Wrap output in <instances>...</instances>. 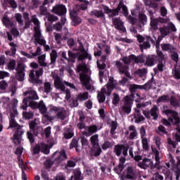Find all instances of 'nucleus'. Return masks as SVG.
I'll return each mask as SVG.
<instances>
[{
  "label": "nucleus",
  "mask_w": 180,
  "mask_h": 180,
  "mask_svg": "<svg viewBox=\"0 0 180 180\" xmlns=\"http://www.w3.org/2000/svg\"><path fill=\"white\" fill-rule=\"evenodd\" d=\"M53 78L54 79V85L56 89H60L61 92H64L65 94V99L69 101L71 98V92L68 89H65L66 86H69L72 88V89H77L75 85L72 83H70L68 82L63 81L61 77L58 76V75L53 73Z\"/></svg>",
  "instance_id": "obj_1"
},
{
  "label": "nucleus",
  "mask_w": 180,
  "mask_h": 180,
  "mask_svg": "<svg viewBox=\"0 0 180 180\" xmlns=\"http://www.w3.org/2000/svg\"><path fill=\"white\" fill-rule=\"evenodd\" d=\"M32 22L35 25L34 27L35 46H37V44L44 46L45 51H49V50H50V46L46 44V40H44L41 36V32L40 31V21H39L37 18H36V15H33L32 18Z\"/></svg>",
  "instance_id": "obj_2"
},
{
  "label": "nucleus",
  "mask_w": 180,
  "mask_h": 180,
  "mask_svg": "<svg viewBox=\"0 0 180 180\" xmlns=\"http://www.w3.org/2000/svg\"><path fill=\"white\" fill-rule=\"evenodd\" d=\"M77 72L79 73L80 75V80L85 86L87 91H94L95 87L89 83L91 81V77L88 75V68H86V65L85 63H81L77 66Z\"/></svg>",
  "instance_id": "obj_3"
},
{
  "label": "nucleus",
  "mask_w": 180,
  "mask_h": 180,
  "mask_svg": "<svg viewBox=\"0 0 180 180\" xmlns=\"http://www.w3.org/2000/svg\"><path fill=\"white\" fill-rule=\"evenodd\" d=\"M152 151L155 158L156 162L155 165L152 160L144 159L142 162L138 164L140 168H143V169H146V168H150L151 169L157 168L158 169H161V166H160V165L161 164V162L160 161V160H161V155H160V152L158 151V150H157V148L153 147Z\"/></svg>",
  "instance_id": "obj_4"
},
{
  "label": "nucleus",
  "mask_w": 180,
  "mask_h": 180,
  "mask_svg": "<svg viewBox=\"0 0 180 180\" xmlns=\"http://www.w3.org/2000/svg\"><path fill=\"white\" fill-rule=\"evenodd\" d=\"M102 51L105 53V55L102 56ZM111 53L112 50L110 49V46L105 44H97V47L96 46L94 48L95 57H101V56H102L101 60H103V61H106Z\"/></svg>",
  "instance_id": "obj_5"
},
{
  "label": "nucleus",
  "mask_w": 180,
  "mask_h": 180,
  "mask_svg": "<svg viewBox=\"0 0 180 180\" xmlns=\"http://www.w3.org/2000/svg\"><path fill=\"white\" fill-rule=\"evenodd\" d=\"M30 130L27 132V137L30 143H34V137L33 136H37L43 129L40 127V122L39 120H34L30 123Z\"/></svg>",
  "instance_id": "obj_6"
},
{
  "label": "nucleus",
  "mask_w": 180,
  "mask_h": 180,
  "mask_svg": "<svg viewBox=\"0 0 180 180\" xmlns=\"http://www.w3.org/2000/svg\"><path fill=\"white\" fill-rule=\"evenodd\" d=\"M113 88H115V79H113V77H110L108 83L106 85V88L103 87L101 89V93L98 94V101L100 103H103L105 101L106 98L105 97V95H110Z\"/></svg>",
  "instance_id": "obj_7"
},
{
  "label": "nucleus",
  "mask_w": 180,
  "mask_h": 180,
  "mask_svg": "<svg viewBox=\"0 0 180 180\" xmlns=\"http://www.w3.org/2000/svg\"><path fill=\"white\" fill-rule=\"evenodd\" d=\"M167 116H171L169 117L168 120L165 119L162 120V124H165V126H169V124H178V123L180 122V119L178 117V113L174 110H165L163 111Z\"/></svg>",
  "instance_id": "obj_8"
},
{
  "label": "nucleus",
  "mask_w": 180,
  "mask_h": 180,
  "mask_svg": "<svg viewBox=\"0 0 180 180\" xmlns=\"http://www.w3.org/2000/svg\"><path fill=\"white\" fill-rule=\"evenodd\" d=\"M120 9H122L124 15H127V7H126L123 1H121L118 4L117 8L113 10L109 8L108 6H103L104 12L107 13L110 18H113V16L119 15Z\"/></svg>",
  "instance_id": "obj_9"
},
{
  "label": "nucleus",
  "mask_w": 180,
  "mask_h": 180,
  "mask_svg": "<svg viewBox=\"0 0 180 180\" xmlns=\"http://www.w3.org/2000/svg\"><path fill=\"white\" fill-rule=\"evenodd\" d=\"M49 113L55 115L56 117L60 120H64L67 117V110L60 106L49 105Z\"/></svg>",
  "instance_id": "obj_10"
},
{
  "label": "nucleus",
  "mask_w": 180,
  "mask_h": 180,
  "mask_svg": "<svg viewBox=\"0 0 180 180\" xmlns=\"http://www.w3.org/2000/svg\"><path fill=\"white\" fill-rule=\"evenodd\" d=\"M122 61H123L124 64L126 65H129L130 63H144V56H136L134 55H131L129 56H124L122 58Z\"/></svg>",
  "instance_id": "obj_11"
},
{
  "label": "nucleus",
  "mask_w": 180,
  "mask_h": 180,
  "mask_svg": "<svg viewBox=\"0 0 180 180\" xmlns=\"http://www.w3.org/2000/svg\"><path fill=\"white\" fill-rule=\"evenodd\" d=\"M137 40L139 43H143L140 44L141 50H146V49H150V47H151V44H150L151 37H150V36L143 37L141 35H138Z\"/></svg>",
  "instance_id": "obj_12"
},
{
  "label": "nucleus",
  "mask_w": 180,
  "mask_h": 180,
  "mask_svg": "<svg viewBox=\"0 0 180 180\" xmlns=\"http://www.w3.org/2000/svg\"><path fill=\"white\" fill-rule=\"evenodd\" d=\"M26 68V65L22 63H18L16 70L15 77L18 79V81H24L25 80V70Z\"/></svg>",
  "instance_id": "obj_13"
},
{
  "label": "nucleus",
  "mask_w": 180,
  "mask_h": 180,
  "mask_svg": "<svg viewBox=\"0 0 180 180\" xmlns=\"http://www.w3.org/2000/svg\"><path fill=\"white\" fill-rule=\"evenodd\" d=\"M115 65L120 74L124 75L125 77L131 79V76H130V73L129 72V68L127 66L123 65V63L119 60L115 61Z\"/></svg>",
  "instance_id": "obj_14"
},
{
  "label": "nucleus",
  "mask_w": 180,
  "mask_h": 180,
  "mask_svg": "<svg viewBox=\"0 0 180 180\" xmlns=\"http://www.w3.org/2000/svg\"><path fill=\"white\" fill-rule=\"evenodd\" d=\"M143 113L147 119H150V115L153 117V120H157L158 119V114L160 111L158 110V107L157 105H154L150 111L143 110Z\"/></svg>",
  "instance_id": "obj_15"
},
{
  "label": "nucleus",
  "mask_w": 180,
  "mask_h": 180,
  "mask_svg": "<svg viewBox=\"0 0 180 180\" xmlns=\"http://www.w3.org/2000/svg\"><path fill=\"white\" fill-rule=\"evenodd\" d=\"M40 151L41 153H44V154H49L50 148H49V145L42 143L37 145L34 148V154H39Z\"/></svg>",
  "instance_id": "obj_16"
},
{
  "label": "nucleus",
  "mask_w": 180,
  "mask_h": 180,
  "mask_svg": "<svg viewBox=\"0 0 180 180\" xmlns=\"http://www.w3.org/2000/svg\"><path fill=\"white\" fill-rule=\"evenodd\" d=\"M124 104L122 105V110L125 113H130L131 112V103L133 100L131 99V96H127L124 98Z\"/></svg>",
  "instance_id": "obj_17"
},
{
  "label": "nucleus",
  "mask_w": 180,
  "mask_h": 180,
  "mask_svg": "<svg viewBox=\"0 0 180 180\" xmlns=\"http://www.w3.org/2000/svg\"><path fill=\"white\" fill-rule=\"evenodd\" d=\"M79 50L81 52L78 56V60L79 61H82V60H85V58H88L89 60L92 59L91 56L88 54V52L86 51V50H85V48H84V45H82V43H79Z\"/></svg>",
  "instance_id": "obj_18"
},
{
  "label": "nucleus",
  "mask_w": 180,
  "mask_h": 180,
  "mask_svg": "<svg viewBox=\"0 0 180 180\" xmlns=\"http://www.w3.org/2000/svg\"><path fill=\"white\" fill-rule=\"evenodd\" d=\"M38 109L39 110L41 115H43V118L46 120H51V118L49 115H47V107L43 101H41L38 105Z\"/></svg>",
  "instance_id": "obj_19"
},
{
  "label": "nucleus",
  "mask_w": 180,
  "mask_h": 180,
  "mask_svg": "<svg viewBox=\"0 0 180 180\" xmlns=\"http://www.w3.org/2000/svg\"><path fill=\"white\" fill-rule=\"evenodd\" d=\"M52 12L56 15H58L59 16H61L67 13V8H65V6L63 4H58L53 7Z\"/></svg>",
  "instance_id": "obj_20"
},
{
  "label": "nucleus",
  "mask_w": 180,
  "mask_h": 180,
  "mask_svg": "<svg viewBox=\"0 0 180 180\" xmlns=\"http://www.w3.org/2000/svg\"><path fill=\"white\" fill-rule=\"evenodd\" d=\"M24 96H28L25 98L27 101H39V96L37 95V92L34 90L27 91L23 93Z\"/></svg>",
  "instance_id": "obj_21"
},
{
  "label": "nucleus",
  "mask_w": 180,
  "mask_h": 180,
  "mask_svg": "<svg viewBox=\"0 0 180 180\" xmlns=\"http://www.w3.org/2000/svg\"><path fill=\"white\" fill-rule=\"evenodd\" d=\"M53 157H56L55 161L57 162V164H60V162H62V161H64V160H67V155L64 150L60 152H55Z\"/></svg>",
  "instance_id": "obj_22"
},
{
  "label": "nucleus",
  "mask_w": 180,
  "mask_h": 180,
  "mask_svg": "<svg viewBox=\"0 0 180 180\" xmlns=\"http://www.w3.org/2000/svg\"><path fill=\"white\" fill-rule=\"evenodd\" d=\"M112 23L115 25V29H117L118 30H121V32H126V28L124 27V25H123V22H122V20L115 18H112Z\"/></svg>",
  "instance_id": "obj_23"
},
{
  "label": "nucleus",
  "mask_w": 180,
  "mask_h": 180,
  "mask_svg": "<svg viewBox=\"0 0 180 180\" xmlns=\"http://www.w3.org/2000/svg\"><path fill=\"white\" fill-rule=\"evenodd\" d=\"M158 57L159 58V63L158 64V70L159 71H164V62L162 60H164V54H162V52L161 51H157Z\"/></svg>",
  "instance_id": "obj_24"
},
{
  "label": "nucleus",
  "mask_w": 180,
  "mask_h": 180,
  "mask_svg": "<svg viewBox=\"0 0 180 180\" xmlns=\"http://www.w3.org/2000/svg\"><path fill=\"white\" fill-rule=\"evenodd\" d=\"M126 162V158H120V163L118 165L117 167H115L114 169V171L118 174V175H120L122 173V171H123L124 168V163Z\"/></svg>",
  "instance_id": "obj_25"
},
{
  "label": "nucleus",
  "mask_w": 180,
  "mask_h": 180,
  "mask_svg": "<svg viewBox=\"0 0 180 180\" xmlns=\"http://www.w3.org/2000/svg\"><path fill=\"white\" fill-rule=\"evenodd\" d=\"M158 60V58L156 56H154V55L148 56H146V64L149 67H152V65H154V64L157 63Z\"/></svg>",
  "instance_id": "obj_26"
},
{
  "label": "nucleus",
  "mask_w": 180,
  "mask_h": 180,
  "mask_svg": "<svg viewBox=\"0 0 180 180\" xmlns=\"http://www.w3.org/2000/svg\"><path fill=\"white\" fill-rule=\"evenodd\" d=\"M9 46H11V50L6 51L5 54L6 56H15V54H16V49L18 48V45L13 42H11L9 43Z\"/></svg>",
  "instance_id": "obj_27"
},
{
  "label": "nucleus",
  "mask_w": 180,
  "mask_h": 180,
  "mask_svg": "<svg viewBox=\"0 0 180 180\" xmlns=\"http://www.w3.org/2000/svg\"><path fill=\"white\" fill-rule=\"evenodd\" d=\"M96 131H98V127L96 125H91L89 127L88 131H83V134L86 137H89V136L94 134V133H96Z\"/></svg>",
  "instance_id": "obj_28"
},
{
  "label": "nucleus",
  "mask_w": 180,
  "mask_h": 180,
  "mask_svg": "<svg viewBox=\"0 0 180 180\" xmlns=\"http://www.w3.org/2000/svg\"><path fill=\"white\" fill-rule=\"evenodd\" d=\"M2 22L6 27H7L8 29L13 27V22H12L11 19L8 18V15H6V14H4V15L3 16Z\"/></svg>",
  "instance_id": "obj_29"
},
{
  "label": "nucleus",
  "mask_w": 180,
  "mask_h": 180,
  "mask_svg": "<svg viewBox=\"0 0 180 180\" xmlns=\"http://www.w3.org/2000/svg\"><path fill=\"white\" fill-rule=\"evenodd\" d=\"M151 87V85L149 83L145 84V85H137V84H131L130 85V89H132V91H134V89H150Z\"/></svg>",
  "instance_id": "obj_30"
},
{
  "label": "nucleus",
  "mask_w": 180,
  "mask_h": 180,
  "mask_svg": "<svg viewBox=\"0 0 180 180\" xmlns=\"http://www.w3.org/2000/svg\"><path fill=\"white\" fill-rule=\"evenodd\" d=\"M58 57V55L57 54V51L53 49L50 53L51 62L49 63V65H54V64H56V61H57Z\"/></svg>",
  "instance_id": "obj_31"
},
{
  "label": "nucleus",
  "mask_w": 180,
  "mask_h": 180,
  "mask_svg": "<svg viewBox=\"0 0 180 180\" xmlns=\"http://www.w3.org/2000/svg\"><path fill=\"white\" fill-rule=\"evenodd\" d=\"M89 98V94L86 91H84L83 93H79L77 96V100L79 101L80 102H84V101H86Z\"/></svg>",
  "instance_id": "obj_32"
},
{
  "label": "nucleus",
  "mask_w": 180,
  "mask_h": 180,
  "mask_svg": "<svg viewBox=\"0 0 180 180\" xmlns=\"http://www.w3.org/2000/svg\"><path fill=\"white\" fill-rule=\"evenodd\" d=\"M129 131H131L129 139L130 140L136 139V137H137V130H136V127H134V125H131L129 127Z\"/></svg>",
  "instance_id": "obj_33"
},
{
  "label": "nucleus",
  "mask_w": 180,
  "mask_h": 180,
  "mask_svg": "<svg viewBox=\"0 0 180 180\" xmlns=\"http://www.w3.org/2000/svg\"><path fill=\"white\" fill-rule=\"evenodd\" d=\"M49 2L53 4V2H54V0H44L43 5L40 7L41 15H47V8H46L44 6L47 5Z\"/></svg>",
  "instance_id": "obj_34"
},
{
  "label": "nucleus",
  "mask_w": 180,
  "mask_h": 180,
  "mask_svg": "<svg viewBox=\"0 0 180 180\" xmlns=\"http://www.w3.org/2000/svg\"><path fill=\"white\" fill-rule=\"evenodd\" d=\"M91 143L94 147H99V135L95 134L90 138Z\"/></svg>",
  "instance_id": "obj_35"
},
{
  "label": "nucleus",
  "mask_w": 180,
  "mask_h": 180,
  "mask_svg": "<svg viewBox=\"0 0 180 180\" xmlns=\"http://www.w3.org/2000/svg\"><path fill=\"white\" fill-rule=\"evenodd\" d=\"M74 147H75L76 151L77 153H79V151H82V146H78V141H77V139H72V141L70 145V148H74Z\"/></svg>",
  "instance_id": "obj_36"
},
{
  "label": "nucleus",
  "mask_w": 180,
  "mask_h": 180,
  "mask_svg": "<svg viewBox=\"0 0 180 180\" xmlns=\"http://www.w3.org/2000/svg\"><path fill=\"white\" fill-rule=\"evenodd\" d=\"M108 123L110 127V134L113 136V134H115L116 129H117V122L110 120L108 122Z\"/></svg>",
  "instance_id": "obj_37"
},
{
  "label": "nucleus",
  "mask_w": 180,
  "mask_h": 180,
  "mask_svg": "<svg viewBox=\"0 0 180 180\" xmlns=\"http://www.w3.org/2000/svg\"><path fill=\"white\" fill-rule=\"evenodd\" d=\"M161 48L163 51H168L169 53L174 51V46L169 44H162Z\"/></svg>",
  "instance_id": "obj_38"
},
{
  "label": "nucleus",
  "mask_w": 180,
  "mask_h": 180,
  "mask_svg": "<svg viewBox=\"0 0 180 180\" xmlns=\"http://www.w3.org/2000/svg\"><path fill=\"white\" fill-rule=\"evenodd\" d=\"M38 63L41 67H47V63H46V54H42L38 56Z\"/></svg>",
  "instance_id": "obj_39"
},
{
  "label": "nucleus",
  "mask_w": 180,
  "mask_h": 180,
  "mask_svg": "<svg viewBox=\"0 0 180 180\" xmlns=\"http://www.w3.org/2000/svg\"><path fill=\"white\" fill-rule=\"evenodd\" d=\"M136 114L134 115V119H135V122L136 123H140V122H143L144 120V117H143V115H140V110L139 109H136L135 110Z\"/></svg>",
  "instance_id": "obj_40"
},
{
  "label": "nucleus",
  "mask_w": 180,
  "mask_h": 180,
  "mask_svg": "<svg viewBox=\"0 0 180 180\" xmlns=\"http://www.w3.org/2000/svg\"><path fill=\"white\" fill-rule=\"evenodd\" d=\"M150 26L154 30H157L158 26V19L155 18L154 16L150 17Z\"/></svg>",
  "instance_id": "obj_41"
},
{
  "label": "nucleus",
  "mask_w": 180,
  "mask_h": 180,
  "mask_svg": "<svg viewBox=\"0 0 180 180\" xmlns=\"http://www.w3.org/2000/svg\"><path fill=\"white\" fill-rule=\"evenodd\" d=\"M170 105L174 106V108H179L180 106V101L176 99L175 97L172 96L170 98Z\"/></svg>",
  "instance_id": "obj_42"
},
{
  "label": "nucleus",
  "mask_w": 180,
  "mask_h": 180,
  "mask_svg": "<svg viewBox=\"0 0 180 180\" xmlns=\"http://www.w3.org/2000/svg\"><path fill=\"white\" fill-rule=\"evenodd\" d=\"M74 180H82V176H81V171L79 169L74 170Z\"/></svg>",
  "instance_id": "obj_43"
},
{
  "label": "nucleus",
  "mask_w": 180,
  "mask_h": 180,
  "mask_svg": "<svg viewBox=\"0 0 180 180\" xmlns=\"http://www.w3.org/2000/svg\"><path fill=\"white\" fill-rule=\"evenodd\" d=\"M13 141L14 144H20V134H19V132H15L13 137Z\"/></svg>",
  "instance_id": "obj_44"
},
{
  "label": "nucleus",
  "mask_w": 180,
  "mask_h": 180,
  "mask_svg": "<svg viewBox=\"0 0 180 180\" xmlns=\"http://www.w3.org/2000/svg\"><path fill=\"white\" fill-rule=\"evenodd\" d=\"M91 15H92V16H96V18H103V16H105V14H103V12H102V11L96 10H94L93 11H91Z\"/></svg>",
  "instance_id": "obj_45"
},
{
  "label": "nucleus",
  "mask_w": 180,
  "mask_h": 180,
  "mask_svg": "<svg viewBox=\"0 0 180 180\" xmlns=\"http://www.w3.org/2000/svg\"><path fill=\"white\" fill-rule=\"evenodd\" d=\"M123 148H124V145H117L115 147V153L116 155H120L122 154V151H123Z\"/></svg>",
  "instance_id": "obj_46"
},
{
  "label": "nucleus",
  "mask_w": 180,
  "mask_h": 180,
  "mask_svg": "<svg viewBox=\"0 0 180 180\" xmlns=\"http://www.w3.org/2000/svg\"><path fill=\"white\" fill-rule=\"evenodd\" d=\"M160 32L162 37H165V36H168V34H169V33H170L169 29H168V27H163L160 28Z\"/></svg>",
  "instance_id": "obj_47"
},
{
  "label": "nucleus",
  "mask_w": 180,
  "mask_h": 180,
  "mask_svg": "<svg viewBox=\"0 0 180 180\" xmlns=\"http://www.w3.org/2000/svg\"><path fill=\"white\" fill-rule=\"evenodd\" d=\"M141 143H142V147L143 150L146 151H148L149 150L150 146H148V141L147 140V138H143L141 139Z\"/></svg>",
  "instance_id": "obj_48"
},
{
  "label": "nucleus",
  "mask_w": 180,
  "mask_h": 180,
  "mask_svg": "<svg viewBox=\"0 0 180 180\" xmlns=\"http://www.w3.org/2000/svg\"><path fill=\"white\" fill-rule=\"evenodd\" d=\"M96 148V150H91V154L94 157H99V155H101V153H102V149L99 146Z\"/></svg>",
  "instance_id": "obj_49"
},
{
  "label": "nucleus",
  "mask_w": 180,
  "mask_h": 180,
  "mask_svg": "<svg viewBox=\"0 0 180 180\" xmlns=\"http://www.w3.org/2000/svg\"><path fill=\"white\" fill-rule=\"evenodd\" d=\"M28 106L32 108V109H38L39 103H37V102L33 101V100H28Z\"/></svg>",
  "instance_id": "obj_50"
},
{
  "label": "nucleus",
  "mask_w": 180,
  "mask_h": 180,
  "mask_svg": "<svg viewBox=\"0 0 180 180\" xmlns=\"http://www.w3.org/2000/svg\"><path fill=\"white\" fill-rule=\"evenodd\" d=\"M16 67V61L15 60H11L8 63V68L10 71H13Z\"/></svg>",
  "instance_id": "obj_51"
},
{
  "label": "nucleus",
  "mask_w": 180,
  "mask_h": 180,
  "mask_svg": "<svg viewBox=\"0 0 180 180\" xmlns=\"http://www.w3.org/2000/svg\"><path fill=\"white\" fill-rule=\"evenodd\" d=\"M157 102L160 103V102L167 103L169 102V97L167 95L162 96L159 97L157 100Z\"/></svg>",
  "instance_id": "obj_52"
},
{
  "label": "nucleus",
  "mask_w": 180,
  "mask_h": 180,
  "mask_svg": "<svg viewBox=\"0 0 180 180\" xmlns=\"http://www.w3.org/2000/svg\"><path fill=\"white\" fill-rule=\"evenodd\" d=\"M126 176L129 179H131V178H134V172L133 171V169L131 167H128Z\"/></svg>",
  "instance_id": "obj_53"
},
{
  "label": "nucleus",
  "mask_w": 180,
  "mask_h": 180,
  "mask_svg": "<svg viewBox=\"0 0 180 180\" xmlns=\"http://www.w3.org/2000/svg\"><path fill=\"white\" fill-rule=\"evenodd\" d=\"M4 3L6 5L7 4H9L11 8H13L14 9L18 8V4H16V1H15V0H4Z\"/></svg>",
  "instance_id": "obj_54"
},
{
  "label": "nucleus",
  "mask_w": 180,
  "mask_h": 180,
  "mask_svg": "<svg viewBox=\"0 0 180 180\" xmlns=\"http://www.w3.org/2000/svg\"><path fill=\"white\" fill-rule=\"evenodd\" d=\"M53 36L55 37L56 41L58 44H60V43H61V41L63 40V35H61V34H60V33L55 32V33H53Z\"/></svg>",
  "instance_id": "obj_55"
},
{
  "label": "nucleus",
  "mask_w": 180,
  "mask_h": 180,
  "mask_svg": "<svg viewBox=\"0 0 180 180\" xmlns=\"http://www.w3.org/2000/svg\"><path fill=\"white\" fill-rule=\"evenodd\" d=\"M119 102H120V96H119V94L115 93L113 94V98H112V104L117 105Z\"/></svg>",
  "instance_id": "obj_56"
},
{
  "label": "nucleus",
  "mask_w": 180,
  "mask_h": 180,
  "mask_svg": "<svg viewBox=\"0 0 180 180\" xmlns=\"http://www.w3.org/2000/svg\"><path fill=\"white\" fill-rule=\"evenodd\" d=\"M10 127H17V129H20V126H19L18 124V123H16V122L15 121V119L13 117H10Z\"/></svg>",
  "instance_id": "obj_57"
},
{
  "label": "nucleus",
  "mask_w": 180,
  "mask_h": 180,
  "mask_svg": "<svg viewBox=\"0 0 180 180\" xmlns=\"http://www.w3.org/2000/svg\"><path fill=\"white\" fill-rule=\"evenodd\" d=\"M44 92H46V94H49V92L51 91V84H50V82L44 83Z\"/></svg>",
  "instance_id": "obj_58"
},
{
  "label": "nucleus",
  "mask_w": 180,
  "mask_h": 180,
  "mask_svg": "<svg viewBox=\"0 0 180 180\" xmlns=\"http://www.w3.org/2000/svg\"><path fill=\"white\" fill-rule=\"evenodd\" d=\"M10 116L11 117H16V116H18V110L14 107H11V108L10 109Z\"/></svg>",
  "instance_id": "obj_59"
},
{
  "label": "nucleus",
  "mask_w": 180,
  "mask_h": 180,
  "mask_svg": "<svg viewBox=\"0 0 180 180\" xmlns=\"http://www.w3.org/2000/svg\"><path fill=\"white\" fill-rule=\"evenodd\" d=\"M22 115L23 117H25V119H32L33 118V112H22Z\"/></svg>",
  "instance_id": "obj_60"
},
{
  "label": "nucleus",
  "mask_w": 180,
  "mask_h": 180,
  "mask_svg": "<svg viewBox=\"0 0 180 180\" xmlns=\"http://www.w3.org/2000/svg\"><path fill=\"white\" fill-rule=\"evenodd\" d=\"M139 20L140 23H142V25H145V23H147V15L144 14H140Z\"/></svg>",
  "instance_id": "obj_61"
},
{
  "label": "nucleus",
  "mask_w": 180,
  "mask_h": 180,
  "mask_svg": "<svg viewBox=\"0 0 180 180\" xmlns=\"http://www.w3.org/2000/svg\"><path fill=\"white\" fill-rule=\"evenodd\" d=\"M8 88V82L5 80H2L0 82V89L1 91H5Z\"/></svg>",
  "instance_id": "obj_62"
},
{
  "label": "nucleus",
  "mask_w": 180,
  "mask_h": 180,
  "mask_svg": "<svg viewBox=\"0 0 180 180\" xmlns=\"http://www.w3.org/2000/svg\"><path fill=\"white\" fill-rule=\"evenodd\" d=\"M158 134H167V130H165V127L164 126H159L158 128Z\"/></svg>",
  "instance_id": "obj_63"
},
{
  "label": "nucleus",
  "mask_w": 180,
  "mask_h": 180,
  "mask_svg": "<svg viewBox=\"0 0 180 180\" xmlns=\"http://www.w3.org/2000/svg\"><path fill=\"white\" fill-rule=\"evenodd\" d=\"M164 180V176L162 175L159 174L158 173H155L152 178V180Z\"/></svg>",
  "instance_id": "obj_64"
}]
</instances>
